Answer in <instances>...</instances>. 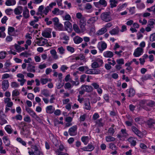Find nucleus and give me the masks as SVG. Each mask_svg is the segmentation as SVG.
I'll list each match as a JSON object with an SVG mask.
<instances>
[{
  "label": "nucleus",
  "mask_w": 155,
  "mask_h": 155,
  "mask_svg": "<svg viewBox=\"0 0 155 155\" xmlns=\"http://www.w3.org/2000/svg\"><path fill=\"white\" fill-rule=\"evenodd\" d=\"M110 12H105L102 13L100 16L101 20L106 22L109 21L111 20L112 18Z\"/></svg>",
  "instance_id": "1"
},
{
  "label": "nucleus",
  "mask_w": 155,
  "mask_h": 155,
  "mask_svg": "<svg viewBox=\"0 0 155 155\" xmlns=\"http://www.w3.org/2000/svg\"><path fill=\"white\" fill-rule=\"evenodd\" d=\"M94 4L97 8H100L101 6L106 7L107 5V2L105 0H100L98 2H94Z\"/></svg>",
  "instance_id": "2"
},
{
  "label": "nucleus",
  "mask_w": 155,
  "mask_h": 155,
  "mask_svg": "<svg viewBox=\"0 0 155 155\" xmlns=\"http://www.w3.org/2000/svg\"><path fill=\"white\" fill-rule=\"evenodd\" d=\"M131 130L133 132L136 134L140 138H142L143 135L142 132L134 126H132L131 127Z\"/></svg>",
  "instance_id": "3"
},
{
  "label": "nucleus",
  "mask_w": 155,
  "mask_h": 155,
  "mask_svg": "<svg viewBox=\"0 0 155 155\" xmlns=\"http://www.w3.org/2000/svg\"><path fill=\"white\" fill-rule=\"evenodd\" d=\"M77 126L76 125L70 127L68 131L69 135L71 136H75L77 134Z\"/></svg>",
  "instance_id": "4"
},
{
  "label": "nucleus",
  "mask_w": 155,
  "mask_h": 155,
  "mask_svg": "<svg viewBox=\"0 0 155 155\" xmlns=\"http://www.w3.org/2000/svg\"><path fill=\"white\" fill-rule=\"evenodd\" d=\"M56 5V2H53L49 4V6H47L45 7V9L44 10L43 14H44L45 15H47L49 11H51V9L53 7V6H55Z\"/></svg>",
  "instance_id": "5"
},
{
  "label": "nucleus",
  "mask_w": 155,
  "mask_h": 155,
  "mask_svg": "<svg viewBox=\"0 0 155 155\" xmlns=\"http://www.w3.org/2000/svg\"><path fill=\"white\" fill-rule=\"evenodd\" d=\"M149 128H152L155 125V120L151 118H148L145 122Z\"/></svg>",
  "instance_id": "6"
},
{
  "label": "nucleus",
  "mask_w": 155,
  "mask_h": 155,
  "mask_svg": "<svg viewBox=\"0 0 155 155\" xmlns=\"http://www.w3.org/2000/svg\"><path fill=\"white\" fill-rule=\"evenodd\" d=\"M51 30L50 28H48L42 31V35L43 37L46 38H50L51 36Z\"/></svg>",
  "instance_id": "7"
},
{
  "label": "nucleus",
  "mask_w": 155,
  "mask_h": 155,
  "mask_svg": "<svg viewBox=\"0 0 155 155\" xmlns=\"http://www.w3.org/2000/svg\"><path fill=\"white\" fill-rule=\"evenodd\" d=\"M143 51V49L140 47H138L136 49L134 52V55L135 57H138L142 55Z\"/></svg>",
  "instance_id": "8"
},
{
  "label": "nucleus",
  "mask_w": 155,
  "mask_h": 155,
  "mask_svg": "<svg viewBox=\"0 0 155 155\" xmlns=\"http://www.w3.org/2000/svg\"><path fill=\"white\" fill-rule=\"evenodd\" d=\"M64 27L66 30L68 32L72 30V26L71 23L69 21H66L64 22Z\"/></svg>",
  "instance_id": "9"
},
{
  "label": "nucleus",
  "mask_w": 155,
  "mask_h": 155,
  "mask_svg": "<svg viewBox=\"0 0 155 155\" xmlns=\"http://www.w3.org/2000/svg\"><path fill=\"white\" fill-rule=\"evenodd\" d=\"M2 89L4 91L6 90L9 87V82L7 80H4L2 83Z\"/></svg>",
  "instance_id": "10"
},
{
  "label": "nucleus",
  "mask_w": 155,
  "mask_h": 155,
  "mask_svg": "<svg viewBox=\"0 0 155 155\" xmlns=\"http://www.w3.org/2000/svg\"><path fill=\"white\" fill-rule=\"evenodd\" d=\"M23 10V8L22 6H18L14 9V13L16 15H19L22 13Z\"/></svg>",
  "instance_id": "11"
},
{
  "label": "nucleus",
  "mask_w": 155,
  "mask_h": 155,
  "mask_svg": "<svg viewBox=\"0 0 155 155\" xmlns=\"http://www.w3.org/2000/svg\"><path fill=\"white\" fill-rule=\"evenodd\" d=\"M119 31V29L118 27L117 26L115 28L112 29L110 31V33L112 35H118Z\"/></svg>",
  "instance_id": "12"
},
{
  "label": "nucleus",
  "mask_w": 155,
  "mask_h": 155,
  "mask_svg": "<svg viewBox=\"0 0 155 155\" xmlns=\"http://www.w3.org/2000/svg\"><path fill=\"white\" fill-rule=\"evenodd\" d=\"M52 13L54 15H61L64 13V11L60 10L59 9L55 8L52 12Z\"/></svg>",
  "instance_id": "13"
},
{
  "label": "nucleus",
  "mask_w": 155,
  "mask_h": 155,
  "mask_svg": "<svg viewBox=\"0 0 155 155\" xmlns=\"http://www.w3.org/2000/svg\"><path fill=\"white\" fill-rule=\"evenodd\" d=\"M81 88H84L85 91L87 92H91L93 90V88L91 86L88 85H82L81 87Z\"/></svg>",
  "instance_id": "14"
},
{
  "label": "nucleus",
  "mask_w": 155,
  "mask_h": 155,
  "mask_svg": "<svg viewBox=\"0 0 155 155\" xmlns=\"http://www.w3.org/2000/svg\"><path fill=\"white\" fill-rule=\"evenodd\" d=\"M103 55L105 58H111L114 55L113 53L110 51H107L103 53Z\"/></svg>",
  "instance_id": "15"
},
{
  "label": "nucleus",
  "mask_w": 155,
  "mask_h": 155,
  "mask_svg": "<svg viewBox=\"0 0 155 155\" xmlns=\"http://www.w3.org/2000/svg\"><path fill=\"white\" fill-rule=\"evenodd\" d=\"M127 92L128 94V96L129 97L133 96L135 94V91L132 88H130L127 89Z\"/></svg>",
  "instance_id": "16"
},
{
  "label": "nucleus",
  "mask_w": 155,
  "mask_h": 155,
  "mask_svg": "<svg viewBox=\"0 0 155 155\" xmlns=\"http://www.w3.org/2000/svg\"><path fill=\"white\" fill-rule=\"evenodd\" d=\"M23 16L25 18H27L29 17V11L27 7H25L24 9L23 13Z\"/></svg>",
  "instance_id": "17"
},
{
  "label": "nucleus",
  "mask_w": 155,
  "mask_h": 155,
  "mask_svg": "<svg viewBox=\"0 0 155 155\" xmlns=\"http://www.w3.org/2000/svg\"><path fill=\"white\" fill-rule=\"evenodd\" d=\"M84 105L85 109L87 110H90L91 109L90 103L89 99L88 98L85 99V101L84 102Z\"/></svg>",
  "instance_id": "18"
},
{
  "label": "nucleus",
  "mask_w": 155,
  "mask_h": 155,
  "mask_svg": "<svg viewBox=\"0 0 155 155\" xmlns=\"http://www.w3.org/2000/svg\"><path fill=\"white\" fill-rule=\"evenodd\" d=\"M35 66L29 64L28 65V66L27 67V70L28 72L34 73L35 72Z\"/></svg>",
  "instance_id": "19"
},
{
  "label": "nucleus",
  "mask_w": 155,
  "mask_h": 155,
  "mask_svg": "<svg viewBox=\"0 0 155 155\" xmlns=\"http://www.w3.org/2000/svg\"><path fill=\"white\" fill-rule=\"evenodd\" d=\"M73 40L74 42L76 44H78L81 43L83 40L82 38L78 36L75 37L73 38Z\"/></svg>",
  "instance_id": "20"
},
{
  "label": "nucleus",
  "mask_w": 155,
  "mask_h": 155,
  "mask_svg": "<svg viewBox=\"0 0 155 155\" xmlns=\"http://www.w3.org/2000/svg\"><path fill=\"white\" fill-rule=\"evenodd\" d=\"M54 110V108H53V106L51 105L48 106L46 108V112L49 114L52 113Z\"/></svg>",
  "instance_id": "21"
},
{
  "label": "nucleus",
  "mask_w": 155,
  "mask_h": 155,
  "mask_svg": "<svg viewBox=\"0 0 155 155\" xmlns=\"http://www.w3.org/2000/svg\"><path fill=\"white\" fill-rule=\"evenodd\" d=\"M109 2L110 3V5L111 8H113L117 6V5L118 3L117 1L116 0H110Z\"/></svg>",
  "instance_id": "22"
},
{
  "label": "nucleus",
  "mask_w": 155,
  "mask_h": 155,
  "mask_svg": "<svg viewBox=\"0 0 155 155\" xmlns=\"http://www.w3.org/2000/svg\"><path fill=\"white\" fill-rule=\"evenodd\" d=\"M107 29L106 28L104 27L99 30L97 32V34L98 35L103 34L107 31Z\"/></svg>",
  "instance_id": "23"
},
{
  "label": "nucleus",
  "mask_w": 155,
  "mask_h": 155,
  "mask_svg": "<svg viewBox=\"0 0 155 155\" xmlns=\"http://www.w3.org/2000/svg\"><path fill=\"white\" fill-rule=\"evenodd\" d=\"M16 3V1L15 0H7L5 4L7 6H10L15 5Z\"/></svg>",
  "instance_id": "24"
},
{
  "label": "nucleus",
  "mask_w": 155,
  "mask_h": 155,
  "mask_svg": "<svg viewBox=\"0 0 155 155\" xmlns=\"http://www.w3.org/2000/svg\"><path fill=\"white\" fill-rule=\"evenodd\" d=\"M56 30L59 31H63L64 30V27L62 24L59 23L54 26Z\"/></svg>",
  "instance_id": "25"
},
{
  "label": "nucleus",
  "mask_w": 155,
  "mask_h": 155,
  "mask_svg": "<svg viewBox=\"0 0 155 155\" xmlns=\"http://www.w3.org/2000/svg\"><path fill=\"white\" fill-rule=\"evenodd\" d=\"M81 140L84 144L86 145L88 143L89 137L88 136H83L81 138Z\"/></svg>",
  "instance_id": "26"
},
{
  "label": "nucleus",
  "mask_w": 155,
  "mask_h": 155,
  "mask_svg": "<svg viewBox=\"0 0 155 155\" xmlns=\"http://www.w3.org/2000/svg\"><path fill=\"white\" fill-rule=\"evenodd\" d=\"M50 53L51 54L53 58L55 59H57L58 58V56L57 54V52L54 49L50 51Z\"/></svg>",
  "instance_id": "27"
},
{
  "label": "nucleus",
  "mask_w": 155,
  "mask_h": 155,
  "mask_svg": "<svg viewBox=\"0 0 155 155\" xmlns=\"http://www.w3.org/2000/svg\"><path fill=\"white\" fill-rule=\"evenodd\" d=\"M34 149L35 150L34 151V155H40L42 153V152L38 150V148L36 145L34 146Z\"/></svg>",
  "instance_id": "28"
},
{
  "label": "nucleus",
  "mask_w": 155,
  "mask_h": 155,
  "mask_svg": "<svg viewBox=\"0 0 155 155\" xmlns=\"http://www.w3.org/2000/svg\"><path fill=\"white\" fill-rule=\"evenodd\" d=\"M134 139V138L133 137H130L128 139V140L132 145L134 146L136 145V142Z\"/></svg>",
  "instance_id": "29"
},
{
  "label": "nucleus",
  "mask_w": 155,
  "mask_h": 155,
  "mask_svg": "<svg viewBox=\"0 0 155 155\" xmlns=\"http://www.w3.org/2000/svg\"><path fill=\"white\" fill-rule=\"evenodd\" d=\"M48 43L47 40H39L37 42V44L38 46H43Z\"/></svg>",
  "instance_id": "30"
},
{
  "label": "nucleus",
  "mask_w": 155,
  "mask_h": 155,
  "mask_svg": "<svg viewBox=\"0 0 155 155\" xmlns=\"http://www.w3.org/2000/svg\"><path fill=\"white\" fill-rule=\"evenodd\" d=\"M107 47V44L104 42H102L101 45V47L99 48V50L100 51H103Z\"/></svg>",
  "instance_id": "31"
},
{
  "label": "nucleus",
  "mask_w": 155,
  "mask_h": 155,
  "mask_svg": "<svg viewBox=\"0 0 155 155\" xmlns=\"http://www.w3.org/2000/svg\"><path fill=\"white\" fill-rule=\"evenodd\" d=\"M97 19V17H93L91 18L87 21L88 24H91L94 23Z\"/></svg>",
  "instance_id": "32"
},
{
  "label": "nucleus",
  "mask_w": 155,
  "mask_h": 155,
  "mask_svg": "<svg viewBox=\"0 0 155 155\" xmlns=\"http://www.w3.org/2000/svg\"><path fill=\"white\" fill-rule=\"evenodd\" d=\"M20 125L22 126L23 131L21 132V134L23 135H25L26 134L25 133L26 131L24 130V127L27 126V124L25 122H21L20 124Z\"/></svg>",
  "instance_id": "33"
},
{
  "label": "nucleus",
  "mask_w": 155,
  "mask_h": 155,
  "mask_svg": "<svg viewBox=\"0 0 155 155\" xmlns=\"http://www.w3.org/2000/svg\"><path fill=\"white\" fill-rule=\"evenodd\" d=\"M41 93L46 97H48L49 96V93L48 90L44 89L41 91Z\"/></svg>",
  "instance_id": "34"
},
{
  "label": "nucleus",
  "mask_w": 155,
  "mask_h": 155,
  "mask_svg": "<svg viewBox=\"0 0 155 155\" xmlns=\"http://www.w3.org/2000/svg\"><path fill=\"white\" fill-rule=\"evenodd\" d=\"M103 119L100 118V119L97 120L96 121V124L100 127H102L104 126V124L102 122Z\"/></svg>",
  "instance_id": "35"
},
{
  "label": "nucleus",
  "mask_w": 155,
  "mask_h": 155,
  "mask_svg": "<svg viewBox=\"0 0 155 155\" xmlns=\"http://www.w3.org/2000/svg\"><path fill=\"white\" fill-rule=\"evenodd\" d=\"M5 129L8 134H11L12 133V130L11 127L10 125H7L5 127Z\"/></svg>",
  "instance_id": "36"
},
{
  "label": "nucleus",
  "mask_w": 155,
  "mask_h": 155,
  "mask_svg": "<svg viewBox=\"0 0 155 155\" xmlns=\"http://www.w3.org/2000/svg\"><path fill=\"white\" fill-rule=\"evenodd\" d=\"M115 140V138L110 136H107L106 137V140L107 142L114 141Z\"/></svg>",
  "instance_id": "37"
},
{
  "label": "nucleus",
  "mask_w": 155,
  "mask_h": 155,
  "mask_svg": "<svg viewBox=\"0 0 155 155\" xmlns=\"http://www.w3.org/2000/svg\"><path fill=\"white\" fill-rule=\"evenodd\" d=\"M87 147L88 151H91L94 149V147L92 144L91 143L88 144Z\"/></svg>",
  "instance_id": "38"
},
{
  "label": "nucleus",
  "mask_w": 155,
  "mask_h": 155,
  "mask_svg": "<svg viewBox=\"0 0 155 155\" xmlns=\"http://www.w3.org/2000/svg\"><path fill=\"white\" fill-rule=\"evenodd\" d=\"M151 78V76L150 74H146L143 75L142 77V79L143 81L147 80L149 79H150Z\"/></svg>",
  "instance_id": "39"
},
{
  "label": "nucleus",
  "mask_w": 155,
  "mask_h": 155,
  "mask_svg": "<svg viewBox=\"0 0 155 155\" xmlns=\"http://www.w3.org/2000/svg\"><path fill=\"white\" fill-rule=\"evenodd\" d=\"M7 123V121L5 120L4 117H1L0 118V124L1 125Z\"/></svg>",
  "instance_id": "40"
},
{
  "label": "nucleus",
  "mask_w": 155,
  "mask_h": 155,
  "mask_svg": "<svg viewBox=\"0 0 155 155\" xmlns=\"http://www.w3.org/2000/svg\"><path fill=\"white\" fill-rule=\"evenodd\" d=\"M16 140L23 146H25L26 145V143L20 137L17 138Z\"/></svg>",
  "instance_id": "41"
},
{
  "label": "nucleus",
  "mask_w": 155,
  "mask_h": 155,
  "mask_svg": "<svg viewBox=\"0 0 155 155\" xmlns=\"http://www.w3.org/2000/svg\"><path fill=\"white\" fill-rule=\"evenodd\" d=\"M92 74H100L101 71L99 69L95 68L92 69Z\"/></svg>",
  "instance_id": "42"
},
{
  "label": "nucleus",
  "mask_w": 155,
  "mask_h": 155,
  "mask_svg": "<svg viewBox=\"0 0 155 155\" xmlns=\"http://www.w3.org/2000/svg\"><path fill=\"white\" fill-rule=\"evenodd\" d=\"M73 28L74 31L77 33H79L80 31V30L76 24H74L73 25Z\"/></svg>",
  "instance_id": "43"
},
{
  "label": "nucleus",
  "mask_w": 155,
  "mask_h": 155,
  "mask_svg": "<svg viewBox=\"0 0 155 155\" xmlns=\"http://www.w3.org/2000/svg\"><path fill=\"white\" fill-rule=\"evenodd\" d=\"M12 119L13 120L16 119L17 120H21L22 119V116L21 115L18 114L14 117H12Z\"/></svg>",
  "instance_id": "44"
},
{
  "label": "nucleus",
  "mask_w": 155,
  "mask_h": 155,
  "mask_svg": "<svg viewBox=\"0 0 155 155\" xmlns=\"http://www.w3.org/2000/svg\"><path fill=\"white\" fill-rule=\"evenodd\" d=\"M86 19L85 18L83 17L81 19H80V25H86Z\"/></svg>",
  "instance_id": "45"
},
{
  "label": "nucleus",
  "mask_w": 155,
  "mask_h": 155,
  "mask_svg": "<svg viewBox=\"0 0 155 155\" xmlns=\"http://www.w3.org/2000/svg\"><path fill=\"white\" fill-rule=\"evenodd\" d=\"M24 120L26 122L30 123L31 121V120L30 117L28 116L27 115L24 118Z\"/></svg>",
  "instance_id": "46"
},
{
  "label": "nucleus",
  "mask_w": 155,
  "mask_h": 155,
  "mask_svg": "<svg viewBox=\"0 0 155 155\" xmlns=\"http://www.w3.org/2000/svg\"><path fill=\"white\" fill-rule=\"evenodd\" d=\"M154 24V20L152 19L148 22L147 26L151 28H153V25Z\"/></svg>",
  "instance_id": "47"
},
{
  "label": "nucleus",
  "mask_w": 155,
  "mask_h": 155,
  "mask_svg": "<svg viewBox=\"0 0 155 155\" xmlns=\"http://www.w3.org/2000/svg\"><path fill=\"white\" fill-rule=\"evenodd\" d=\"M155 104V102L153 101H147V105L150 107H153Z\"/></svg>",
  "instance_id": "48"
},
{
  "label": "nucleus",
  "mask_w": 155,
  "mask_h": 155,
  "mask_svg": "<svg viewBox=\"0 0 155 155\" xmlns=\"http://www.w3.org/2000/svg\"><path fill=\"white\" fill-rule=\"evenodd\" d=\"M109 148L113 150H117V147L113 143H110L109 144Z\"/></svg>",
  "instance_id": "49"
},
{
  "label": "nucleus",
  "mask_w": 155,
  "mask_h": 155,
  "mask_svg": "<svg viewBox=\"0 0 155 155\" xmlns=\"http://www.w3.org/2000/svg\"><path fill=\"white\" fill-rule=\"evenodd\" d=\"M11 86L12 88H17L19 86V85L16 82H11Z\"/></svg>",
  "instance_id": "50"
},
{
  "label": "nucleus",
  "mask_w": 155,
  "mask_h": 155,
  "mask_svg": "<svg viewBox=\"0 0 155 155\" xmlns=\"http://www.w3.org/2000/svg\"><path fill=\"white\" fill-rule=\"evenodd\" d=\"M20 93L18 90L15 89L12 92V96H16L19 95Z\"/></svg>",
  "instance_id": "51"
},
{
  "label": "nucleus",
  "mask_w": 155,
  "mask_h": 155,
  "mask_svg": "<svg viewBox=\"0 0 155 155\" xmlns=\"http://www.w3.org/2000/svg\"><path fill=\"white\" fill-rule=\"evenodd\" d=\"M15 28L12 27H9L8 29V33L9 35H11V33L14 31Z\"/></svg>",
  "instance_id": "52"
},
{
  "label": "nucleus",
  "mask_w": 155,
  "mask_h": 155,
  "mask_svg": "<svg viewBox=\"0 0 155 155\" xmlns=\"http://www.w3.org/2000/svg\"><path fill=\"white\" fill-rule=\"evenodd\" d=\"M91 67L93 68H96L99 67V64L96 61L93 62L91 65Z\"/></svg>",
  "instance_id": "53"
},
{
  "label": "nucleus",
  "mask_w": 155,
  "mask_h": 155,
  "mask_svg": "<svg viewBox=\"0 0 155 155\" xmlns=\"http://www.w3.org/2000/svg\"><path fill=\"white\" fill-rule=\"evenodd\" d=\"M6 52L5 51H1L0 52V59H4L6 56Z\"/></svg>",
  "instance_id": "54"
},
{
  "label": "nucleus",
  "mask_w": 155,
  "mask_h": 155,
  "mask_svg": "<svg viewBox=\"0 0 155 155\" xmlns=\"http://www.w3.org/2000/svg\"><path fill=\"white\" fill-rule=\"evenodd\" d=\"M116 62L118 64L121 65L124 64V60L123 58L117 59L116 60Z\"/></svg>",
  "instance_id": "55"
},
{
  "label": "nucleus",
  "mask_w": 155,
  "mask_h": 155,
  "mask_svg": "<svg viewBox=\"0 0 155 155\" xmlns=\"http://www.w3.org/2000/svg\"><path fill=\"white\" fill-rule=\"evenodd\" d=\"M64 149V146L62 144H61L59 146V148L55 151V152L58 154V151L59 152H61Z\"/></svg>",
  "instance_id": "56"
},
{
  "label": "nucleus",
  "mask_w": 155,
  "mask_h": 155,
  "mask_svg": "<svg viewBox=\"0 0 155 155\" xmlns=\"http://www.w3.org/2000/svg\"><path fill=\"white\" fill-rule=\"evenodd\" d=\"M72 87V85L69 82H67L65 84L64 88L65 89H69Z\"/></svg>",
  "instance_id": "57"
},
{
  "label": "nucleus",
  "mask_w": 155,
  "mask_h": 155,
  "mask_svg": "<svg viewBox=\"0 0 155 155\" xmlns=\"http://www.w3.org/2000/svg\"><path fill=\"white\" fill-rule=\"evenodd\" d=\"M71 82L73 85H75V86H77L79 84L78 78L76 79L75 81H71Z\"/></svg>",
  "instance_id": "58"
},
{
  "label": "nucleus",
  "mask_w": 155,
  "mask_h": 155,
  "mask_svg": "<svg viewBox=\"0 0 155 155\" xmlns=\"http://www.w3.org/2000/svg\"><path fill=\"white\" fill-rule=\"evenodd\" d=\"M44 6L43 5H41L39 6V8H38V11L40 12L41 13L43 14L44 12Z\"/></svg>",
  "instance_id": "59"
},
{
  "label": "nucleus",
  "mask_w": 155,
  "mask_h": 155,
  "mask_svg": "<svg viewBox=\"0 0 155 155\" xmlns=\"http://www.w3.org/2000/svg\"><path fill=\"white\" fill-rule=\"evenodd\" d=\"M52 20L54 23V26L59 23V20L57 17L53 18Z\"/></svg>",
  "instance_id": "60"
},
{
  "label": "nucleus",
  "mask_w": 155,
  "mask_h": 155,
  "mask_svg": "<svg viewBox=\"0 0 155 155\" xmlns=\"http://www.w3.org/2000/svg\"><path fill=\"white\" fill-rule=\"evenodd\" d=\"M92 6L89 3H87L86 4L85 7V8L87 10H89L91 8Z\"/></svg>",
  "instance_id": "61"
},
{
  "label": "nucleus",
  "mask_w": 155,
  "mask_h": 155,
  "mask_svg": "<svg viewBox=\"0 0 155 155\" xmlns=\"http://www.w3.org/2000/svg\"><path fill=\"white\" fill-rule=\"evenodd\" d=\"M58 50L59 53L61 54H63L64 53V49L62 47H59Z\"/></svg>",
  "instance_id": "62"
},
{
  "label": "nucleus",
  "mask_w": 155,
  "mask_h": 155,
  "mask_svg": "<svg viewBox=\"0 0 155 155\" xmlns=\"http://www.w3.org/2000/svg\"><path fill=\"white\" fill-rule=\"evenodd\" d=\"M71 19L70 15L69 14L66 15L64 17H63V20L67 21H69Z\"/></svg>",
  "instance_id": "63"
},
{
  "label": "nucleus",
  "mask_w": 155,
  "mask_h": 155,
  "mask_svg": "<svg viewBox=\"0 0 155 155\" xmlns=\"http://www.w3.org/2000/svg\"><path fill=\"white\" fill-rule=\"evenodd\" d=\"M150 41L151 42L155 41V33L152 34L151 35L150 38Z\"/></svg>",
  "instance_id": "64"
}]
</instances>
